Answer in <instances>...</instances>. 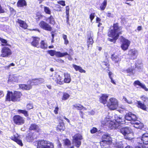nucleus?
<instances>
[{
  "label": "nucleus",
  "mask_w": 148,
  "mask_h": 148,
  "mask_svg": "<svg viewBox=\"0 0 148 148\" xmlns=\"http://www.w3.org/2000/svg\"><path fill=\"white\" fill-rule=\"evenodd\" d=\"M125 118L126 120L130 121V123L134 125V127L136 128L141 129L143 127V124L137 120L136 116L131 112L126 114L125 118L123 117L122 116L115 115L114 120L116 122L111 121L109 118H106L104 121H102V124L103 125L108 126L111 129H120V125L125 123Z\"/></svg>",
  "instance_id": "f257e3e1"
},
{
  "label": "nucleus",
  "mask_w": 148,
  "mask_h": 148,
  "mask_svg": "<svg viewBox=\"0 0 148 148\" xmlns=\"http://www.w3.org/2000/svg\"><path fill=\"white\" fill-rule=\"evenodd\" d=\"M21 96L22 94L20 92L15 91L12 92L8 91L5 100L6 101H19Z\"/></svg>",
  "instance_id": "f03ea898"
},
{
  "label": "nucleus",
  "mask_w": 148,
  "mask_h": 148,
  "mask_svg": "<svg viewBox=\"0 0 148 148\" xmlns=\"http://www.w3.org/2000/svg\"><path fill=\"white\" fill-rule=\"evenodd\" d=\"M121 28L118 26L117 24H114L113 26L110 28V30L108 32V36L117 39L119 34L121 33Z\"/></svg>",
  "instance_id": "7ed1b4c3"
},
{
  "label": "nucleus",
  "mask_w": 148,
  "mask_h": 148,
  "mask_svg": "<svg viewBox=\"0 0 148 148\" xmlns=\"http://www.w3.org/2000/svg\"><path fill=\"white\" fill-rule=\"evenodd\" d=\"M120 131L123 135L125 139L131 140L133 138V134L130 128L128 127H123L120 129Z\"/></svg>",
  "instance_id": "20e7f679"
},
{
  "label": "nucleus",
  "mask_w": 148,
  "mask_h": 148,
  "mask_svg": "<svg viewBox=\"0 0 148 148\" xmlns=\"http://www.w3.org/2000/svg\"><path fill=\"white\" fill-rule=\"evenodd\" d=\"M37 148H54V145L49 141L41 140L38 142Z\"/></svg>",
  "instance_id": "39448f33"
},
{
  "label": "nucleus",
  "mask_w": 148,
  "mask_h": 148,
  "mask_svg": "<svg viewBox=\"0 0 148 148\" xmlns=\"http://www.w3.org/2000/svg\"><path fill=\"white\" fill-rule=\"evenodd\" d=\"M107 106L111 110H114L118 107V103L116 99L114 98H110L107 102Z\"/></svg>",
  "instance_id": "423d86ee"
},
{
  "label": "nucleus",
  "mask_w": 148,
  "mask_h": 148,
  "mask_svg": "<svg viewBox=\"0 0 148 148\" xmlns=\"http://www.w3.org/2000/svg\"><path fill=\"white\" fill-rule=\"evenodd\" d=\"M1 57L3 58L11 56L12 52L10 48L8 47L4 46L1 50Z\"/></svg>",
  "instance_id": "0eeeda50"
},
{
  "label": "nucleus",
  "mask_w": 148,
  "mask_h": 148,
  "mask_svg": "<svg viewBox=\"0 0 148 148\" xmlns=\"http://www.w3.org/2000/svg\"><path fill=\"white\" fill-rule=\"evenodd\" d=\"M137 141L138 143L140 144L143 143L148 144V133H145L143 134L141 137L137 138Z\"/></svg>",
  "instance_id": "6e6552de"
},
{
  "label": "nucleus",
  "mask_w": 148,
  "mask_h": 148,
  "mask_svg": "<svg viewBox=\"0 0 148 148\" xmlns=\"http://www.w3.org/2000/svg\"><path fill=\"white\" fill-rule=\"evenodd\" d=\"M121 41L122 42L121 46L122 49L124 50H127L130 45V42L123 37H122Z\"/></svg>",
  "instance_id": "1a4fd4ad"
},
{
  "label": "nucleus",
  "mask_w": 148,
  "mask_h": 148,
  "mask_svg": "<svg viewBox=\"0 0 148 148\" xmlns=\"http://www.w3.org/2000/svg\"><path fill=\"white\" fill-rule=\"evenodd\" d=\"M14 123L18 125H21L23 124L25 122L23 118L18 115H15L13 117Z\"/></svg>",
  "instance_id": "9d476101"
},
{
  "label": "nucleus",
  "mask_w": 148,
  "mask_h": 148,
  "mask_svg": "<svg viewBox=\"0 0 148 148\" xmlns=\"http://www.w3.org/2000/svg\"><path fill=\"white\" fill-rule=\"evenodd\" d=\"M39 25L41 28L46 30L51 31L52 30L50 26L44 21L40 22Z\"/></svg>",
  "instance_id": "9b49d317"
},
{
  "label": "nucleus",
  "mask_w": 148,
  "mask_h": 148,
  "mask_svg": "<svg viewBox=\"0 0 148 148\" xmlns=\"http://www.w3.org/2000/svg\"><path fill=\"white\" fill-rule=\"evenodd\" d=\"M82 139V136L80 134L75 135V146L79 147L81 144L80 140Z\"/></svg>",
  "instance_id": "f8f14e48"
},
{
  "label": "nucleus",
  "mask_w": 148,
  "mask_h": 148,
  "mask_svg": "<svg viewBox=\"0 0 148 148\" xmlns=\"http://www.w3.org/2000/svg\"><path fill=\"white\" fill-rule=\"evenodd\" d=\"M10 138L14 141L16 142L18 144L22 146L23 144L22 141L19 139V136L17 134H14L13 136H12Z\"/></svg>",
  "instance_id": "ddd939ff"
},
{
  "label": "nucleus",
  "mask_w": 148,
  "mask_h": 148,
  "mask_svg": "<svg viewBox=\"0 0 148 148\" xmlns=\"http://www.w3.org/2000/svg\"><path fill=\"white\" fill-rule=\"evenodd\" d=\"M93 36L92 33L91 31L88 32L87 36V46L88 48L89 47L90 45H92L93 43V41L92 38Z\"/></svg>",
  "instance_id": "4468645a"
},
{
  "label": "nucleus",
  "mask_w": 148,
  "mask_h": 148,
  "mask_svg": "<svg viewBox=\"0 0 148 148\" xmlns=\"http://www.w3.org/2000/svg\"><path fill=\"white\" fill-rule=\"evenodd\" d=\"M112 143V141H108L105 140H102V141L100 142V144L101 147H108L109 145Z\"/></svg>",
  "instance_id": "2eb2a0df"
},
{
  "label": "nucleus",
  "mask_w": 148,
  "mask_h": 148,
  "mask_svg": "<svg viewBox=\"0 0 148 148\" xmlns=\"http://www.w3.org/2000/svg\"><path fill=\"white\" fill-rule=\"evenodd\" d=\"M108 95L106 94L102 95V96L99 98L100 102L103 103L104 105L106 104Z\"/></svg>",
  "instance_id": "dca6fc26"
},
{
  "label": "nucleus",
  "mask_w": 148,
  "mask_h": 148,
  "mask_svg": "<svg viewBox=\"0 0 148 148\" xmlns=\"http://www.w3.org/2000/svg\"><path fill=\"white\" fill-rule=\"evenodd\" d=\"M111 58L113 61L115 63H118L120 62L121 59V56L119 55L114 54L112 55Z\"/></svg>",
  "instance_id": "f3484780"
},
{
  "label": "nucleus",
  "mask_w": 148,
  "mask_h": 148,
  "mask_svg": "<svg viewBox=\"0 0 148 148\" xmlns=\"http://www.w3.org/2000/svg\"><path fill=\"white\" fill-rule=\"evenodd\" d=\"M29 130H35L37 132H40L41 131V130L39 126L35 124H32L29 127Z\"/></svg>",
  "instance_id": "a211bd4d"
},
{
  "label": "nucleus",
  "mask_w": 148,
  "mask_h": 148,
  "mask_svg": "<svg viewBox=\"0 0 148 148\" xmlns=\"http://www.w3.org/2000/svg\"><path fill=\"white\" fill-rule=\"evenodd\" d=\"M33 40L32 42V45L33 46L39 48L40 46L39 45V41L40 38L38 37H33Z\"/></svg>",
  "instance_id": "6ab92c4d"
},
{
  "label": "nucleus",
  "mask_w": 148,
  "mask_h": 148,
  "mask_svg": "<svg viewBox=\"0 0 148 148\" xmlns=\"http://www.w3.org/2000/svg\"><path fill=\"white\" fill-rule=\"evenodd\" d=\"M35 138V134L34 133H29L26 137V140L28 142H32L34 140Z\"/></svg>",
  "instance_id": "aec40b11"
},
{
  "label": "nucleus",
  "mask_w": 148,
  "mask_h": 148,
  "mask_svg": "<svg viewBox=\"0 0 148 148\" xmlns=\"http://www.w3.org/2000/svg\"><path fill=\"white\" fill-rule=\"evenodd\" d=\"M128 54L131 56L132 59H134L138 55V52L135 49H132L129 51Z\"/></svg>",
  "instance_id": "412c9836"
},
{
  "label": "nucleus",
  "mask_w": 148,
  "mask_h": 148,
  "mask_svg": "<svg viewBox=\"0 0 148 148\" xmlns=\"http://www.w3.org/2000/svg\"><path fill=\"white\" fill-rule=\"evenodd\" d=\"M19 76L14 75H10L9 76L8 82H17L18 80Z\"/></svg>",
  "instance_id": "4be33fe9"
},
{
  "label": "nucleus",
  "mask_w": 148,
  "mask_h": 148,
  "mask_svg": "<svg viewBox=\"0 0 148 148\" xmlns=\"http://www.w3.org/2000/svg\"><path fill=\"white\" fill-rule=\"evenodd\" d=\"M44 82L45 80L43 79L40 78L33 80L31 84H32L37 85L39 84L43 83Z\"/></svg>",
  "instance_id": "5701e85b"
},
{
  "label": "nucleus",
  "mask_w": 148,
  "mask_h": 148,
  "mask_svg": "<svg viewBox=\"0 0 148 148\" xmlns=\"http://www.w3.org/2000/svg\"><path fill=\"white\" fill-rule=\"evenodd\" d=\"M55 81L58 84H63L64 83L63 81V78L60 77V75H58V77H57V78H56L55 77H53L51 79Z\"/></svg>",
  "instance_id": "b1692460"
},
{
  "label": "nucleus",
  "mask_w": 148,
  "mask_h": 148,
  "mask_svg": "<svg viewBox=\"0 0 148 148\" xmlns=\"http://www.w3.org/2000/svg\"><path fill=\"white\" fill-rule=\"evenodd\" d=\"M113 144L115 148H124L126 145L125 143H123L122 142L113 143Z\"/></svg>",
  "instance_id": "393cba45"
},
{
  "label": "nucleus",
  "mask_w": 148,
  "mask_h": 148,
  "mask_svg": "<svg viewBox=\"0 0 148 148\" xmlns=\"http://www.w3.org/2000/svg\"><path fill=\"white\" fill-rule=\"evenodd\" d=\"M16 23L19 25L20 26L25 29H26L27 27V25L26 23L21 20L18 19L16 21Z\"/></svg>",
  "instance_id": "a878e982"
},
{
  "label": "nucleus",
  "mask_w": 148,
  "mask_h": 148,
  "mask_svg": "<svg viewBox=\"0 0 148 148\" xmlns=\"http://www.w3.org/2000/svg\"><path fill=\"white\" fill-rule=\"evenodd\" d=\"M27 5V3L25 0H19L17 2V5L18 7H23Z\"/></svg>",
  "instance_id": "bb28decb"
},
{
  "label": "nucleus",
  "mask_w": 148,
  "mask_h": 148,
  "mask_svg": "<svg viewBox=\"0 0 148 148\" xmlns=\"http://www.w3.org/2000/svg\"><path fill=\"white\" fill-rule=\"evenodd\" d=\"M20 88L23 89L25 90H29L32 88L31 85H26L25 84H20L19 85Z\"/></svg>",
  "instance_id": "cd10ccee"
},
{
  "label": "nucleus",
  "mask_w": 148,
  "mask_h": 148,
  "mask_svg": "<svg viewBox=\"0 0 148 148\" xmlns=\"http://www.w3.org/2000/svg\"><path fill=\"white\" fill-rule=\"evenodd\" d=\"M65 129V127L63 122L59 123L57 127L58 131H63Z\"/></svg>",
  "instance_id": "c85d7f7f"
},
{
  "label": "nucleus",
  "mask_w": 148,
  "mask_h": 148,
  "mask_svg": "<svg viewBox=\"0 0 148 148\" xmlns=\"http://www.w3.org/2000/svg\"><path fill=\"white\" fill-rule=\"evenodd\" d=\"M108 76L109 78L111 80V82L114 85H116V83L115 80L113 79V77L114 76V75L111 72H109L108 73Z\"/></svg>",
  "instance_id": "c756f323"
},
{
  "label": "nucleus",
  "mask_w": 148,
  "mask_h": 148,
  "mask_svg": "<svg viewBox=\"0 0 148 148\" xmlns=\"http://www.w3.org/2000/svg\"><path fill=\"white\" fill-rule=\"evenodd\" d=\"M64 82L66 83H69L71 81V78L70 75L68 73L64 74Z\"/></svg>",
  "instance_id": "7c9ffc66"
},
{
  "label": "nucleus",
  "mask_w": 148,
  "mask_h": 148,
  "mask_svg": "<svg viewBox=\"0 0 148 148\" xmlns=\"http://www.w3.org/2000/svg\"><path fill=\"white\" fill-rule=\"evenodd\" d=\"M107 0H104L103 2L101 4L100 9V10L103 11L105 10L107 5Z\"/></svg>",
  "instance_id": "2f4dec72"
},
{
  "label": "nucleus",
  "mask_w": 148,
  "mask_h": 148,
  "mask_svg": "<svg viewBox=\"0 0 148 148\" xmlns=\"http://www.w3.org/2000/svg\"><path fill=\"white\" fill-rule=\"evenodd\" d=\"M68 53L66 52L61 53L59 51H56L55 55L57 57H62L64 56L68 55Z\"/></svg>",
  "instance_id": "473e14b6"
},
{
  "label": "nucleus",
  "mask_w": 148,
  "mask_h": 148,
  "mask_svg": "<svg viewBox=\"0 0 148 148\" xmlns=\"http://www.w3.org/2000/svg\"><path fill=\"white\" fill-rule=\"evenodd\" d=\"M75 69L76 71H79L81 73H85L86 71L79 66L75 65Z\"/></svg>",
  "instance_id": "72a5a7b5"
},
{
  "label": "nucleus",
  "mask_w": 148,
  "mask_h": 148,
  "mask_svg": "<svg viewBox=\"0 0 148 148\" xmlns=\"http://www.w3.org/2000/svg\"><path fill=\"white\" fill-rule=\"evenodd\" d=\"M138 107L144 110H146V107L144 104L142 103L140 101H138Z\"/></svg>",
  "instance_id": "f704fd0d"
},
{
  "label": "nucleus",
  "mask_w": 148,
  "mask_h": 148,
  "mask_svg": "<svg viewBox=\"0 0 148 148\" xmlns=\"http://www.w3.org/2000/svg\"><path fill=\"white\" fill-rule=\"evenodd\" d=\"M75 108L79 110H83L84 111L87 110L86 108L84 107L81 105L78 104L75 105Z\"/></svg>",
  "instance_id": "c9c22d12"
},
{
  "label": "nucleus",
  "mask_w": 148,
  "mask_h": 148,
  "mask_svg": "<svg viewBox=\"0 0 148 148\" xmlns=\"http://www.w3.org/2000/svg\"><path fill=\"white\" fill-rule=\"evenodd\" d=\"M134 69L131 67L130 68H129L125 71L126 73H129V75H130L134 74Z\"/></svg>",
  "instance_id": "e433bc0d"
},
{
  "label": "nucleus",
  "mask_w": 148,
  "mask_h": 148,
  "mask_svg": "<svg viewBox=\"0 0 148 148\" xmlns=\"http://www.w3.org/2000/svg\"><path fill=\"white\" fill-rule=\"evenodd\" d=\"M103 140H105L108 141H112L111 138L110 136L108 134H105L102 136V137Z\"/></svg>",
  "instance_id": "4c0bfd02"
},
{
  "label": "nucleus",
  "mask_w": 148,
  "mask_h": 148,
  "mask_svg": "<svg viewBox=\"0 0 148 148\" xmlns=\"http://www.w3.org/2000/svg\"><path fill=\"white\" fill-rule=\"evenodd\" d=\"M40 47L43 49H46L47 47V43L44 41L42 40L41 42Z\"/></svg>",
  "instance_id": "58836bf2"
},
{
  "label": "nucleus",
  "mask_w": 148,
  "mask_h": 148,
  "mask_svg": "<svg viewBox=\"0 0 148 148\" xmlns=\"http://www.w3.org/2000/svg\"><path fill=\"white\" fill-rule=\"evenodd\" d=\"M0 41L2 43L1 44L2 46H9V45L7 43V41L5 39L0 37Z\"/></svg>",
  "instance_id": "ea45409f"
},
{
  "label": "nucleus",
  "mask_w": 148,
  "mask_h": 148,
  "mask_svg": "<svg viewBox=\"0 0 148 148\" xmlns=\"http://www.w3.org/2000/svg\"><path fill=\"white\" fill-rule=\"evenodd\" d=\"M123 101L129 104H132L133 103L132 101L130 99H128L125 97H123Z\"/></svg>",
  "instance_id": "a19ab883"
},
{
  "label": "nucleus",
  "mask_w": 148,
  "mask_h": 148,
  "mask_svg": "<svg viewBox=\"0 0 148 148\" xmlns=\"http://www.w3.org/2000/svg\"><path fill=\"white\" fill-rule=\"evenodd\" d=\"M17 112L19 114L21 113L23 114L26 116H27L28 115L27 111L25 110H17Z\"/></svg>",
  "instance_id": "79ce46f5"
},
{
  "label": "nucleus",
  "mask_w": 148,
  "mask_h": 148,
  "mask_svg": "<svg viewBox=\"0 0 148 148\" xmlns=\"http://www.w3.org/2000/svg\"><path fill=\"white\" fill-rule=\"evenodd\" d=\"M70 95L68 93L66 92L63 94V95L62 98V99L64 100H65L68 99Z\"/></svg>",
  "instance_id": "37998d69"
},
{
  "label": "nucleus",
  "mask_w": 148,
  "mask_h": 148,
  "mask_svg": "<svg viewBox=\"0 0 148 148\" xmlns=\"http://www.w3.org/2000/svg\"><path fill=\"white\" fill-rule=\"evenodd\" d=\"M49 22L50 24L52 25H54L55 24V21L54 20L53 17L51 16L49 17L48 18Z\"/></svg>",
  "instance_id": "c03bdc74"
},
{
  "label": "nucleus",
  "mask_w": 148,
  "mask_h": 148,
  "mask_svg": "<svg viewBox=\"0 0 148 148\" xmlns=\"http://www.w3.org/2000/svg\"><path fill=\"white\" fill-rule=\"evenodd\" d=\"M44 11L47 14H51V11L50 9L47 7H44Z\"/></svg>",
  "instance_id": "a18cd8bd"
},
{
  "label": "nucleus",
  "mask_w": 148,
  "mask_h": 148,
  "mask_svg": "<svg viewBox=\"0 0 148 148\" xmlns=\"http://www.w3.org/2000/svg\"><path fill=\"white\" fill-rule=\"evenodd\" d=\"M142 83H141L138 80H136L134 82L133 85L135 86H136L137 85L140 86Z\"/></svg>",
  "instance_id": "49530a36"
},
{
  "label": "nucleus",
  "mask_w": 148,
  "mask_h": 148,
  "mask_svg": "<svg viewBox=\"0 0 148 148\" xmlns=\"http://www.w3.org/2000/svg\"><path fill=\"white\" fill-rule=\"evenodd\" d=\"M64 145H66L69 146L71 144L70 141L68 139H66L64 140Z\"/></svg>",
  "instance_id": "de8ad7c7"
},
{
  "label": "nucleus",
  "mask_w": 148,
  "mask_h": 148,
  "mask_svg": "<svg viewBox=\"0 0 148 148\" xmlns=\"http://www.w3.org/2000/svg\"><path fill=\"white\" fill-rule=\"evenodd\" d=\"M56 51L54 50H51L49 51L48 53L49 54L52 56H54L55 55Z\"/></svg>",
  "instance_id": "09e8293b"
},
{
  "label": "nucleus",
  "mask_w": 148,
  "mask_h": 148,
  "mask_svg": "<svg viewBox=\"0 0 148 148\" xmlns=\"http://www.w3.org/2000/svg\"><path fill=\"white\" fill-rule=\"evenodd\" d=\"M141 98L142 100L144 102L148 101V98L145 96H143L141 97Z\"/></svg>",
  "instance_id": "8fccbe9b"
},
{
  "label": "nucleus",
  "mask_w": 148,
  "mask_h": 148,
  "mask_svg": "<svg viewBox=\"0 0 148 148\" xmlns=\"http://www.w3.org/2000/svg\"><path fill=\"white\" fill-rule=\"evenodd\" d=\"M95 17V13H92L90 14V21L91 22H92V20Z\"/></svg>",
  "instance_id": "3c124183"
},
{
  "label": "nucleus",
  "mask_w": 148,
  "mask_h": 148,
  "mask_svg": "<svg viewBox=\"0 0 148 148\" xmlns=\"http://www.w3.org/2000/svg\"><path fill=\"white\" fill-rule=\"evenodd\" d=\"M97 129L95 127H93L92 129L90 130V132L92 134H94L97 132Z\"/></svg>",
  "instance_id": "603ef678"
},
{
  "label": "nucleus",
  "mask_w": 148,
  "mask_h": 148,
  "mask_svg": "<svg viewBox=\"0 0 148 148\" xmlns=\"http://www.w3.org/2000/svg\"><path fill=\"white\" fill-rule=\"evenodd\" d=\"M33 108V106L31 104H28L27 106V110H29Z\"/></svg>",
  "instance_id": "864d4df0"
},
{
  "label": "nucleus",
  "mask_w": 148,
  "mask_h": 148,
  "mask_svg": "<svg viewBox=\"0 0 148 148\" xmlns=\"http://www.w3.org/2000/svg\"><path fill=\"white\" fill-rule=\"evenodd\" d=\"M140 86L142 88L145 90V91H148V88H147L145 85V84H142Z\"/></svg>",
  "instance_id": "5fc2aeb1"
},
{
  "label": "nucleus",
  "mask_w": 148,
  "mask_h": 148,
  "mask_svg": "<svg viewBox=\"0 0 148 148\" xmlns=\"http://www.w3.org/2000/svg\"><path fill=\"white\" fill-rule=\"evenodd\" d=\"M109 65L108 63L105 62H103L102 65V66L104 68H105L106 67H108Z\"/></svg>",
  "instance_id": "6e6d98bb"
},
{
  "label": "nucleus",
  "mask_w": 148,
  "mask_h": 148,
  "mask_svg": "<svg viewBox=\"0 0 148 148\" xmlns=\"http://www.w3.org/2000/svg\"><path fill=\"white\" fill-rule=\"evenodd\" d=\"M136 67L137 68V69L138 70H141L142 69V64H136Z\"/></svg>",
  "instance_id": "4d7b16f0"
},
{
  "label": "nucleus",
  "mask_w": 148,
  "mask_h": 148,
  "mask_svg": "<svg viewBox=\"0 0 148 148\" xmlns=\"http://www.w3.org/2000/svg\"><path fill=\"white\" fill-rule=\"evenodd\" d=\"M112 38H108V40L110 42H115V40L117 39H116L114 38V37H112Z\"/></svg>",
  "instance_id": "13d9d810"
},
{
  "label": "nucleus",
  "mask_w": 148,
  "mask_h": 148,
  "mask_svg": "<svg viewBox=\"0 0 148 148\" xmlns=\"http://www.w3.org/2000/svg\"><path fill=\"white\" fill-rule=\"evenodd\" d=\"M58 3L59 4L61 5H62V6H65V1H60L58 2Z\"/></svg>",
  "instance_id": "bf43d9fd"
},
{
  "label": "nucleus",
  "mask_w": 148,
  "mask_h": 148,
  "mask_svg": "<svg viewBox=\"0 0 148 148\" xmlns=\"http://www.w3.org/2000/svg\"><path fill=\"white\" fill-rule=\"evenodd\" d=\"M69 8L68 6H67L66 7V13L67 15H68L69 14Z\"/></svg>",
  "instance_id": "052dcab7"
},
{
  "label": "nucleus",
  "mask_w": 148,
  "mask_h": 148,
  "mask_svg": "<svg viewBox=\"0 0 148 148\" xmlns=\"http://www.w3.org/2000/svg\"><path fill=\"white\" fill-rule=\"evenodd\" d=\"M58 109L59 108L58 107H56L54 111V112L55 114H57L58 113Z\"/></svg>",
  "instance_id": "680f3d73"
},
{
  "label": "nucleus",
  "mask_w": 148,
  "mask_h": 148,
  "mask_svg": "<svg viewBox=\"0 0 148 148\" xmlns=\"http://www.w3.org/2000/svg\"><path fill=\"white\" fill-rule=\"evenodd\" d=\"M4 94L3 92L2 91L0 90V98L3 97Z\"/></svg>",
  "instance_id": "e2e57ef3"
},
{
  "label": "nucleus",
  "mask_w": 148,
  "mask_h": 148,
  "mask_svg": "<svg viewBox=\"0 0 148 148\" xmlns=\"http://www.w3.org/2000/svg\"><path fill=\"white\" fill-rule=\"evenodd\" d=\"M56 7L59 8L58 9H57V11H61V9H60L61 7L60 5H56Z\"/></svg>",
  "instance_id": "0e129e2a"
},
{
  "label": "nucleus",
  "mask_w": 148,
  "mask_h": 148,
  "mask_svg": "<svg viewBox=\"0 0 148 148\" xmlns=\"http://www.w3.org/2000/svg\"><path fill=\"white\" fill-rule=\"evenodd\" d=\"M64 40V43L66 45H67L69 43V41L68 40H67V39L66 38V39Z\"/></svg>",
  "instance_id": "69168bd1"
},
{
  "label": "nucleus",
  "mask_w": 148,
  "mask_h": 148,
  "mask_svg": "<svg viewBox=\"0 0 148 148\" xmlns=\"http://www.w3.org/2000/svg\"><path fill=\"white\" fill-rule=\"evenodd\" d=\"M136 148H146L145 146H138L136 147Z\"/></svg>",
  "instance_id": "338daca9"
},
{
  "label": "nucleus",
  "mask_w": 148,
  "mask_h": 148,
  "mask_svg": "<svg viewBox=\"0 0 148 148\" xmlns=\"http://www.w3.org/2000/svg\"><path fill=\"white\" fill-rule=\"evenodd\" d=\"M62 37L64 40L67 38V36L64 34L62 35Z\"/></svg>",
  "instance_id": "774afa93"
}]
</instances>
